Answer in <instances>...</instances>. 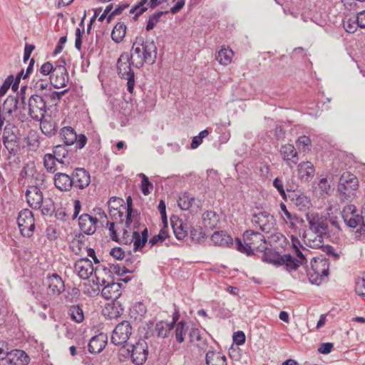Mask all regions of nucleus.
Segmentation results:
<instances>
[{
	"mask_svg": "<svg viewBox=\"0 0 365 365\" xmlns=\"http://www.w3.org/2000/svg\"><path fill=\"white\" fill-rule=\"evenodd\" d=\"M148 229H144L141 233L133 231L132 236L130 237L128 231L123 228L121 242L125 245L133 243V251L136 252L141 250L148 241Z\"/></svg>",
	"mask_w": 365,
	"mask_h": 365,
	"instance_id": "14",
	"label": "nucleus"
},
{
	"mask_svg": "<svg viewBox=\"0 0 365 365\" xmlns=\"http://www.w3.org/2000/svg\"><path fill=\"white\" fill-rule=\"evenodd\" d=\"M68 314L71 319L76 323H81L84 319L83 311L79 305L71 306L68 309Z\"/></svg>",
	"mask_w": 365,
	"mask_h": 365,
	"instance_id": "45",
	"label": "nucleus"
},
{
	"mask_svg": "<svg viewBox=\"0 0 365 365\" xmlns=\"http://www.w3.org/2000/svg\"><path fill=\"white\" fill-rule=\"evenodd\" d=\"M121 295V284L120 283H108L101 290V296L107 299L118 301Z\"/></svg>",
	"mask_w": 365,
	"mask_h": 365,
	"instance_id": "26",
	"label": "nucleus"
},
{
	"mask_svg": "<svg viewBox=\"0 0 365 365\" xmlns=\"http://www.w3.org/2000/svg\"><path fill=\"white\" fill-rule=\"evenodd\" d=\"M67 146L64 145H58L53 149V154L55 155L57 159V162L63 164L68 165L70 163L68 159L69 152L67 150Z\"/></svg>",
	"mask_w": 365,
	"mask_h": 365,
	"instance_id": "34",
	"label": "nucleus"
},
{
	"mask_svg": "<svg viewBox=\"0 0 365 365\" xmlns=\"http://www.w3.org/2000/svg\"><path fill=\"white\" fill-rule=\"evenodd\" d=\"M123 200L117 197H112L108 202V206L109 210H116L122 208L123 210L125 209V206L123 205Z\"/></svg>",
	"mask_w": 365,
	"mask_h": 365,
	"instance_id": "52",
	"label": "nucleus"
},
{
	"mask_svg": "<svg viewBox=\"0 0 365 365\" xmlns=\"http://www.w3.org/2000/svg\"><path fill=\"white\" fill-rule=\"evenodd\" d=\"M124 312V307L119 301H113L106 304L102 310L103 315L110 319L120 317Z\"/></svg>",
	"mask_w": 365,
	"mask_h": 365,
	"instance_id": "24",
	"label": "nucleus"
},
{
	"mask_svg": "<svg viewBox=\"0 0 365 365\" xmlns=\"http://www.w3.org/2000/svg\"><path fill=\"white\" fill-rule=\"evenodd\" d=\"M292 252L296 255L295 258L299 262V263H302V264L307 263V254L304 253L294 243H293L292 246Z\"/></svg>",
	"mask_w": 365,
	"mask_h": 365,
	"instance_id": "56",
	"label": "nucleus"
},
{
	"mask_svg": "<svg viewBox=\"0 0 365 365\" xmlns=\"http://www.w3.org/2000/svg\"><path fill=\"white\" fill-rule=\"evenodd\" d=\"M187 331V328L186 327V324L184 322H180L175 325V335L176 341L178 343H182L184 341V336Z\"/></svg>",
	"mask_w": 365,
	"mask_h": 365,
	"instance_id": "47",
	"label": "nucleus"
},
{
	"mask_svg": "<svg viewBox=\"0 0 365 365\" xmlns=\"http://www.w3.org/2000/svg\"><path fill=\"white\" fill-rule=\"evenodd\" d=\"M123 210L122 208L109 210V213L113 220L122 225L123 222Z\"/></svg>",
	"mask_w": 365,
	"mask_h": 365,
	"instance_id": "59",
	"label": "nucleus"
},
{
	"mask_svg": "<svg viewBox=\"0 0 365 365\" xmlns=\"http://www.w3.org/2000/svg\"><path fill=\"white\" fill-rule=\"evenodd\" d=\"M273 186L277 190L282 198L286 200L287 196L282 180L279 178H276L273 181Z\"/></svg>",
	"mask_w": 365,
	"mask_h": 365,
	"instance_id": "58",
	"label": "nucleus"
},
{
	"mask_svg": "<svg viewBox=\"0 0 365 365\" xmlns=\"http://www.w3.org/2000/svg\"><path fill=\"white\" fill-rule=\"evenodd\" d=\"M8 356L11 365H26L29 362L28 355L22 350L16 349L8 354Z\"/></svg>",
	"mask_w": 365,
	"mask_h": 365,
	"instance_id": "29",
	"label": "nucleus"
},
{
	"mask_svg": "<svg viewBox=\"0 0 365 365\" xmlns=\"http://www.w3.org/2000/svg\"><path fill=\"white\" fill-rule=\"evenodd\" d=\"M205 360L207 365H227L226 356L220 352L209 351Z\"/></svg>",
	"mask_w": 365,
	"mask_h": 365,
	"instance_id": "35",
	"label": "nucleus"
},
{
	"mask_svg": "<svg viewBox=\"0 0 365 365\" xmlns=\"http://www.w3.org/2000/svg\"><path fill=\"white\" fill-rule=\"evenodd\" d=\"M17 223L21 234L29 237L33 235L35 230L34 217L32 212L29 209L22 210L18 215Z\"/></svg>",
	"mask_w": 365,
	"mask_h": 365,
	"instance_id": "9",
	"label": "nucleus"
},
{
	"mask_svg": "<svg viewBox=\"0 0 365 365\" xmlns=\"http://www.w3.org/2000/svg\"><path fill=\"white\" fill-rule=\"evenodd\" d=\"M40 128L43 133L47 136H51L56 133V123L51 120H40Z\"/></svg>",
	"mask_w": 365,
	"mask_h": 365,
	"instance_id": "46",
	"label": "nucleus"
},
{
	"mask_svg": "<svg viewBox=\"0 0 365 365\" xmlns=\"http://www.w3.org/2000/svg\"><path fill=\"white\" fill-rule=\"evenodd\" d=\"M131 56L127 53H123L117 61V70L118 76L127 80V90L133 93L135 86V74L131 69Z\"/></svg>",
	"mask_w": 365,
	"mask_h": 365,
	"instance_id": "7",
	"label": "nucleus"
},
{
	"mask_svg": "<svg viewBox=\"0 0 365 365\" xmlns=\"http://www.w3.org/2000/svg\"><path fill=\"white\" fill-rule=\"evenodd\" d=\"M315 169L314 165L309 162H302L298 165V173L299 178L305 181L314 177Z\"/></svg>",
	"mask_w": 365,
	"mask_h": 365,
	"instance_id": "30",
	"label": "nucleus"
},
{
	"mask_svg": "<svg viewBox=\"0 0 365 365\" xmlns=\"http://www.w3.org/2000/svg\"><path fill=\"white\" fill-rule=\"evenodd\" d=\"M233 56L234 52L231 48L229 47H222L218 51L217 55L216 56V60L220 64L227 66L231 63Z\"/></svg>",
	"mask_w": 365,
	"mask_h": 365,
	"instance_id": "38",
	"label": "nucleus"
},
{
	"mask_svg": "<svg viewBox=\"0 0 365 365\" xmlns=\"http://www.w3.org/2000/svg\"><path fill=\"white\" fill-rule=\"evenodd\" d=\"M278 263L284 264L289 272L296 270L300 265H302L294 257L289 254L282 256Z\"/></svg>",
	"mask_w": 365,
	"mask_h": 365,
	"instance_id": "39",
	"label": "nucleus"
},
{
	"mask_svg": "<svg viewBox=\"0 0 365 365\" xmlns=\"http://www.w3.org/2000/svg\"><path fill=\"white\" fill-rule=\"evenodd\" d=\"M190 341L199 349L205 350L207 348V341L198 329L193 328L189 333Z\"/></svg>",
	"mask_w": 365,
	"mask_h": 365,
	"instance_id": "28",
	"label": "nucleus"
},
{
	"mask_svg": "<svg viewBox=\"0 0 365 365\" xmlns=\"http://www.w3.org/2000/svg\"><path fill=\"white\" fill-rule=\"evenodd\" d=\"M71 175L64 173H56L53 177V183L56 189L61 192H68L73 187Z\"/></svg>",
	"mask_w": 365,
	"mask_h": 365,
	"instance_id": "22",
	"label": "nucleus"
},
{
	"mask_svg": "<svg viewBox=\"0 0 365 365\" xmlns=\"http://www.w3.org/2000/svg\"><path fill=\"white\" fill-rule=\"evenodd\" d=\"M74 270L83 279H87L93 272L92 262L88 258H81L74 264Z\"/></svg>",
	"mask_w": 365,
	"mask_h": 365,
	"instance_id": "19",
	"label": "nucleus"
},
{
	"mask_svg": "<svg viewBox=\"0 0 365 365\" xmlns=\"http://www.w3.org/2000/svg\"><path fill=\"white\" fill-rule=\"evenodd\" d=\"M57 159L53 153H46L43 157V166L46 170L51 173L56 171Z\"/></svg>",
	"mask_w": 365,
	"mask_h": 365,
	"instance_id": "44",
	"label": "nucleus"
},
{
	"mask_svg": "<svg viewBox=\"0 0 365 365\" xmlns=\"http://www.w3.org/2000/svg\"><path fill=\"white\" fill-rule=\"evenodd\" d=\"M71 178L73 187L80 190L86 188L91 182L90 174L84 168H76L71 174Z\"/></svg>",
	"mask_w": 365,
	"mask_h": 365,
	"instance_id": "17",
	"label": "nucleus"
},
{
	"mask_svg": "<svg viewBox=\"0 0 365 365\" xmlns=\"http://www.w3.org/2000/svg\"><path fill=\"white\" fill-rule=\"evenodd\" d=\"M125 217V227H130L132 222L138 220V212L134 209H127Z\"/></svg>",
	"mask_w": 365,
	"mask_h": 365,
	"instance_id": "55",
	"label": "nucleus"
},
{
	"mask_svg": "<svg viewBox=\"0 0 365 365\" xmlns=\"http://www.w3.org/2000/svg\"><path fill=\"white\" fill-rule=\"evenodd\" d=\"M122 354L127 356L135 365H143L148 356V344L144 339H139L134 344H126L121 349Z\"/></svg>",
	"mask_w": 365,
	"mask_h": 365,
	"instance_id": "5",
	"label": "nucleus"
},
{
	"mask_svg": "<svg viewBox=\"0 0 365 365\" xmlns=\"http://www.w3.org/2000/svg\"><path fill=\"white\" fill-rule=\"evenodd\" d=\"M306 219L308 222V230L329 235V221L325 216L318 212H308L306 214Z\"/></svg>",
	"mask_w": 365,
	"mask_h": 365,
	"instance_id": "11",
	"label": "nucleus"
},
{
	"mask_svg": "<svg viewBox=\"0 0 365 365\" xmlns=\"http://www.w3.org/2000/svg\"><path fill=\"white\" fill-rule=\"evenodd\" d=\"M26 202L35 210H41L44 215H50L54 210V204L51 198H43L41 189L37 186H29L26 191Z\"/></svg>",
	"mask_w": 365,
	"mask_h": 365,
	"instance_id": "3",
	"label": "nucleus"
},
{
	"mask_svg": "<svg viewBox=\"0 0 365 365\" xmlns=\"http://www.w3.org/2000/svg\"><path fill=\"white\" fill-rule=\"evenodd\" d=\"M83 33H84L83 28V29L77 28L76 29L75 47L79 51L81 50V47H82V37H83Z\"/></svg>",
	"mask_w": 365,
	"mask_h": 365,
	"instance_id": "60",
	"label": "nucleus"
},
{
	"mask_svg": "<svg viewBox=\"0 0 365 365\" xmlns=\"http://www.w3.org/2000/svg\"><path fill=\"white\" fill-rule=\"evenodd\" d=\"M343 27L347 33L354 34L359 26L355 18H345L343 20Z\"/></svg>",
	"mask_w": 365,
	"mask_h": 365,
	"instance_id": "51",
	"label": "nucleus"
},
{
	"mask_svg": "<svg viewBox=\"0 0 365 365\" xmlns=\"http://www.w3.org/2000/svg\"><path fill=\"white\" fill-rule=\"evenodd\" d=\"M148 3V0H141L138 3V4H137L130 10V13L135 14V18L138 17L148 9V8L145 6V4Z\"/></svg>",
	"mask_w": 365,
	"mask_h": 365,
	"instance_id": "53",
	"label": "nucleus"
},
{
	"mask_svg": "<svg viewBox=\"0 0 365 365\" xmlns=\"http://www.w3.org/2000/svg\"><path fill=\"white\" fill-rule=\"evenodd\" d=\"M288 197L299 210L306 209L310 205V200L304 194L292 192L288 194Z\"/></svg>",
	"mask_w": 365,
	"mask_h": 365,
	"instance_id": "33",
	"label": "nucleus"
},
{
	"mask_svg": "<svg viewBox=\"0 0 365 365\" xmlns=\"http://www.w3.org/2000/svg\"><path fill=\"white\" fill-rule=\"evenodd\" d=\"M220 222V216L215 211H207L202 215V222L205 227L213 230Z\"/></svg>",
	"mask_w": 365,
	"mask_h": 365,
	"instance_id": "31",
	"label": "nucleus"
},
{
	"mask_svg": "<svg viewBox=\"0 0 365 365\" xmlns=\"http://www.w3.org/2000/svg\"><path fill=\"white\" fill-rule=\"evenodd\" d=\"M178 205L181 210H190L192 212H197L201 207L200 201L196 200L195 198L188 192H184L179 196Z\"/></svg>",
	"mask_w": 365,
	"mask_h": 365,
	"instance_id": "18",
	"label": "nucleus"
},
{
	"mask_svg": "<svg viewBox=\"0 0 365 365\" xmlns=\"http://www.w3.org/2000/svg\"><path fill=\"white\" fill-rule=\"evenodd\" d=\"M140 176L142 177L141 191L145 195H148L153 189V184L149 182L148 178L144 174H140Z\"/></svg>",
	"mask_w": 365,
	"mask_h": 365,
	"instance_id": "57",
	"label": "nucleus"
},
{
	"mask_svg": "<svg viewBox=\"0 0 365 365\" xmlns=\"http://www.w3.org/2000/svg\"><path fill=\"white\" fill-rule=\"evenodd\" d=\"M280 209H281L282 217L283 218L284 221L286 223L290 224L291 227H294L297 222H303L302 220H299V217L297 216L296 214H293V213L290 212L287 210L286 205L283 202L280 203Z\"/></svg>",
	"mask_w": 365,
	"mask_h": 365,
	"instance_id": "37",
	"label": "nucleus"
},
{
	"mask_svg": "<svg viewBox=\"0 0 365 365\" xmlns=\"http://www.w3.org/2000/svg\"><path fill=\"white\" fill-rule=\"evenodd\" d=\"M60 135L66 145H72L77 140V134L76 131L70 126L61 128Z\"/></svg>",
	"mask_w": 365,
	"mask_h": 365,
	"instance_id": "36",
	"label": "nucleus"
},
{
	"mask_svg": "<svg viewBox=\"0 0 365 365\" xmlns=\"http://www.w3.org/2000/svg\"><path fill=\"white\" fill-rule=\"evenodd\" d=\"M19 98L16 96H9L4 103L3 112L11 115L18 109Z\"/></svg>",
	"mask_w": 365,
	"mask_h": 365,
	"instance_id": "43",
	"label": "nucleus"
},
{
	"mask_svg": "<svg viewBox=\"0 0 365 365\" xmlns=\"http://www.w3.org/2000/svg\"><path fill=\"white\" fill-rule=\"evenodd\" d=\"M53 64L50 62L44 63L40 68V73L44 76L51 75L54 70Z\"/></svg>",
	"mask_w": 365,
	"mask_h": 365,
	"instance_id": "64",
	"label": "nucleus"
},
{
	"mask_svg": "<svg viewBox=\"0 0 365 365\" xmlns=\"http://www.w3.org/2000/svg\"><path fill=\"white\" fill-rule=\"evenodd\" d=\"M342 218L345 224L351 228H356L357 226H361V215L357 213L356 208L353 205H348L344 207L341 212Z\"/></svg>",
	"mask_w": 365,
	"mask_h": 365,
	"instance_id": "15",
	"label": "nucleus"
},
{
	"mask_svg": "<svg viewBox=\"0 0 365 365\" xmlns=\"http://www.w3.org/2000/svg\"><path fill=\"white\" fill-rule=\"evenodd\" d=\"M126 26L123 22H118L113 28L111 33L112 39L116 42L120 43L124 38L126 34Z\"/></svg>",
	"mask_w": 365,
	"mask_h": 365,
	"instance_id": "41",
	"label": "nucleus"
},
{
	"mask_svg": "<svg viewBox=\"0 0 365 365\" xmlns=\"http://www.w3.org/2000/svg\"><path fill=\"white\" fill-rule=\"evenodd\" d=\"M358 188L359 180L354 174L345 172L341 175L338 185V192L341 200H352L356 197Z\"/></svg>",
	"mask_w": 365,
	"mask_h": 365,
	"instance_id": "4",
	"label": "nucleus"
},
{
	"mask_svg": "<svg viewBox=\"0 0 365 365\" xmlns=\"http://www.w3.org/2000/svg\"><path fill=\"white\" fill-rule=\"evenodd\" d=\"M46 112V101L40 95H32L29 99V114L35 120H41Z\"/></svg>",
	"mask_w": 365,
	"mask_h": 365,
	"instance_id": "10",
	"label": "nucleus"
},
{
	"mask_svg": "<svg viewBox=\"0 0 365 365\" xmlns=\"http://www.w3.org/2000/svg\"><path fill=\"white\" fill-rule=\"evenodd\" d=\"M46 285L48 291L54 295H59L65 289L64 282L57 274H53L46 277Z\"/></svg>",
	"mask_w": 365,
	"mask_h": 365,
	"instance_id": "23",
	"label": "nucleus"
},
{
	"mask_svg": "<svg viewBox=\"0 0 365 365\" xmlns=\"http://www.w3.org/2000/svg\"><path fill=\"white\" fill-rule=\"evenodd\" d=\"M190 235L192 240L195 242H199L200 240L205 237V233L201 227H190Z\"/></svg>",
	"mask_w": 365,
	"mask_h": 365,
	"instance_id": "54",
	"label": "nucleus"
},
{
	"mask_svg": "<svg viewBox=\"0 0 365 365\" xmlns=\"http://www.w3.org/2000/svg\"><path fill=\"white\" fill-rule=\"evenodd\" d=\"M355 291L358 295L365 297V279H359L356 281Z\"/></svg>",
	"mask_w": 365,
	"mask_h": 365,
	"instance_id": "61",
	"label": "nucleus"
},
{
	"mask_svg": "<svg viewBox=\"0 0 365 365\" xmlns=\"http://www.w3.org/2000/svg\"><path fill=\"white\" fill-rule=\"evenodd\" d=\"M132 327L128 321H123L119 323L111 336V342L116 346H123L128 341L132 334Z\"/></svg>",
	"mask_w": 365,
	"mask_h": 365,
	"instance_id": "12",
	"label": "nucleus"
},
{
	"mask_svg": "<svg viewBox=\"0 0 365 365\" xmlns=\"http://www.w3.org/2000/svg\"><path fill=\"white\" fill-rule=\"evenodd\" d=\"M173 329V324L160 321L156 323L155 326V332L158 337L166 338L168 336L170 331Z\"/></svg>",
	"mask_w": 365,
	"mask_h": 365,
	"instance_id": "40",
	"label": "nucleus"
},
{
	"mask_svg": "<svg viewBox=\"0 0 365 365\" xmlns=\"http://www.w3.org/2000/svg\"><path fill=\"white\" fill-rule=\"evenodd\" d=\"M243 243L237 238L235 240L236 249L247 255H253L255 251L264 252L267 250V241L263 235L253 230H247L243 234Z\"/></svg>",
	"mask_w": 365,
	"mask_h": 365,
	"instance_id": "2",
	"label": "nucleus"
},
{
	"mask_svg": "<svg viewBox=\"0 0 365 365\" xmlns=\"http://www.w3.org/2000/svg\"><path fill=\"white\" fill-rule=\"evenodd\" d=\"M168 13V11H158V12H155V14L151 15L149 17L148 21L147 22L146 30L148 31H149L153 29L154 27L156 26V24L159 22L160 17L163 15L167 14Z\"/></svg>",
	"mask_w": 365,
	"mask_h": 365,
	"instance_id": "48",
	"label": "nucleus"
},
{
	"mask_svg": "<svg viewBox=\"0 0 365 365\" xmlns=\"http://www.w3.org/2000/svg\"><path fill=\"white\" fill-rule=\"evenodd\" d=\"M146 312V307L143 303L138 302L133 307V309H131V314L135 319H141V318L145 314Z\"/></svg>",
	"mask_w": 365,
	"mask_h": 365,
	"instance_id": "50",
	"label": "nucleus"
},
{
	"mask_svg": "<svg viewBox=\"0 0 365 365\" xmlns=\"http://www.w3.org/2000/svg\"><path fill=\"white\" fill-rule=\"evenodd\" d=\"M252 222L264 232L272 233L274 231V218L267 211H259L253 214Z\"/></svg>",
	"mask_w": 365,
	"mask_h": 365,
	"instance_id": "13",
	"label": "nucleus"
},
{
	"mask_svg": "<svg viewBox=\"0 0 365 365\" xmlns=\"http://www.w3.org/2000/svg\"><path fill=\"white\" fill-rule=\"evenodd\" d=\"M157 46L153 40L145 41L141 36L133 41L130 53L133 65L140 68L145 63L153 64L157 58Z\"/></svg>",
	"mask_w": 365,
	"mask_h": 365,
	"instance_id": "1",
	"label": "nucleus"
},
{
	"mask_svg": "<svg viewBox=\"0 0 365 365\" xmlns=\"http://www.w3.org/2000/svg\"><path fill=\"white\" fill-rule=\"evenodd\" d=\"M280 154L284 161L289 167L296 165L298 162V153L295 147L292 144H285L281 146L279 150Z\"/></svg>",
	"mask_w": 365,
	"mask_h": 365,
	"instance_id": "25",
	"label": "nucleus"
},
{
	"mask_svg": "<svg viewBox=\"0 0 365 365\" xmlns=\"http://www.w3.org/2000/svg\"><path fill=\"white\" fill-rule=\"evenodd\" d=\"M323 251L329 257H331L333 259L336 260L339 258V253L336 252L334 248L331 245H327L322 247Z\"/></svg>",
	"mask_w": 365,
	"mask_h": 365,
	"instance_id": "62",
	"label": "nucleus"
},
{
	"mask_svg": "<svg viewBox=\"0 0 365 365\" xmlns=\"http://www.w3.org/2000/svg\"><path fill=\"white\" fill-rule=\"evenodd\" d=\"M19 130L11 124L5 126L2 140L5 148L10 153L15 154L20 148Z\"/></svg>",
	"mask_w": 365,
	"mask_h": 365,
	"instance_id": "8",
	"label": "nucleus"
},
{
	"mask_svg": "<svg viewBox=\"0 0 365 365\" xmlns=\"http://www.w3.org/2000/svg\"><path fill=\"white\" fill-rule=\"evenodd\" d=\"M296 145L299 150L306 152L310 150L312 145V141L310 138L307 135H302L298 138Z\"/></svg>",
	"mask_w": 365,
	"mask_h": 365,
	"instance_id": "49",
	"label": "nucleus"
},
{
	"mask_svg": "<svg viewBox=\"0 0 365 365\" xmlns=\"http://www.w3.org/2000/svg\"><path fill=\"white\" fill-rule=\"evenodd\" d=\"M326 236H328V235L307 230L304 235V241L308 247L313 249H319L323 247L324 238Z\"/></svg>",
	"mask_w": 365,
	"mask_h": 365,
	"instance_id": "20",
	"label": "nucleus"
},
{
	"mask_svg": "<svg viewBox=\"0 0 365 365\" xmlns=\"http://www.w3.org/2000/svg\"><path fill=\"white\" fill-rule=\"evenodd\" d=\"M68 81V74L64 66L58 65L50 76V82L56 88L64 87Z\"/></svg>",
	"mask_w": 365,
	"mask_h": 365,
	"instance_id": "16",
	"label": "nucleus"
},
{
	"mask_svg": "<svg viewBox=\"0 0 365 365\" xmlns=\"http://www.w3.org/2000/svg\"><path fill=\"white\" fill-rule=\"evenodd\" d=\"M172 227L178 240H183L187 235V227L181 220H176L175 222L172 220Z\"/></svg>",
	"mask_w": 365,
	"mask_h": 365,
	"instance_id": "42",
	"label": "nucleus"
},
{
	"mask_svg": "<svg viewBox=\"0 0 365 365\" xmlns=\"http://www.w3.org/2000/svg\"><path fill=\"white\" fill-rule=\"evenodd\" d=\"M211 241L215 245L221 247H229L232 244V237L224 231L214 232L211 236Z\"/></svg>",
	"mask_w": 365,
	"mask_h": 365,
	"instance_id": "32",
	"label": "nucleus"
},
{
	"mask_svg": "<svg viewBox=\"0 0 365 365\" xmlns=\"http://www.w3.org/2000/svg\"><path fill=\"white\" fill-rule=\"evenodd\" d=\"M97 222V218L88 214H83L78 217V225L81 232L88 235H93L96 232Z\"/></svg>",
	"mask_w": 365,
	"mask_h": 365,
	"instance_id": "21",
	"label": "nucleus"
},
{
	"mask_svg": "<svg viewBox=\"0 0 365 365\" xmlns=\"http://www.w3.org/2000/svg\"><path fill=\"white\" fill-rule=\"evenodd\" d=\"M329 271V260L325 258L314 257L307 269V274L309 282L319 285L328 277Z\"/></svg>",
	"mask_w": 365,
	"mask_h": 365,
	"instance_id": "6",
	"label": "nucleus"
},
{
	"mask_svg": "<svg viewBox=\"0 0 365 365\" xmlns=\"http://www.w3.org/2000/svg\"><path fill=\"white\" fill-rule=\"evenodd\" d=\"M107 344V336L103 334L93 336L88 343V351L91 354H98L102 351Z\"/></svg>",
	"mask_w": 365,
	"mask_h": 365,
	"instance_id": "27",
	"label": "nucleus"
},
{
	"mask_svg": "<svg viewBox=\"0 0 365 365\" xmlns=\"http://www.w3.org/2000/svg\"><path fill=\"white\" fill-rule=\"evenodd\" d=\"M14 81V76H9L5 80L4 84L0 87V97L4 96Z\"/></svg>",
	"mask_w": 365,
	"mask_h": 365,
	"instance_id": "63",
	"label": "nucleus"
}]
</instances>
